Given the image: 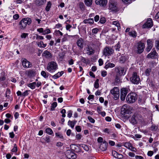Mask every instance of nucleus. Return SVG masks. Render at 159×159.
I'll use <instances>...</instances> for the list:
<instances>
[{"label":"nucleus","instance_id":"obj_13","mask_svg":"<svg viewBox=\"0 0 159 159\" xmlns=\"http://www.w3.org/2000/svg\"><path fill=\"white\" fill-rule=\"evenodd\" d=\"M158 54L155 50L152 49V51L147 55V58H148L154 59L157 56Z\"/></svg>","mask_w":159,"mask_h":159},{"label":"nucleus","instance_id":"obj_55","mask_svg":"<svg viewBox=\"0 0 159 159\" xmlns=\"http://www.w3.org/2000/svg\"><path fill=\"white\" fill-rule=\"evenodd\" d=\"M61 113L62 114V116L64 117L66 116L65 113H66V111L65 109H62L61 111Z\"/></svg>","mask_w":159,"mask_h":159},{"label":"nucleus","instance_id":"obj_5","mask_svg":"<svg viewBox=\"0 0 159 159\" xmlns=\"http://www.w3.org/2000/svg\"><path fill=\"white\" fill-rule=\"evenodd\" d=\"M130 81L134 84H138L140 81L139 76L135 72H133L132 76L130 78Z\"/></svg>","mask_w":159,"mask_h":159},{"label":"nucleus","instance_id":"obj_16","mask_svg":"<svg viewBox=\"0 0 159 159\" xmlns=\"http://www.w3.org/2000/svg\"><path fill=\"white\" fill-rule=\"evenodd\" d=\"M76 44L80 49H83L84 45V40L83 39L81 38L78 39L77 41Z\"/></svg>","mask_w":159,"mask_h":159},{"label":"nucleus","instance_id":"obj_28","mask_svg":"<svg viewBox=\"0 0 159 159\" xmlns=\"http://www.w3.org/2000/svg\"><path fill=\"white\" fill-rule=\"evenodd\" d=\"M37 44L38 47L43 48H45L47 46V44H44L42 41L37 43Z\"/></svg>","mask_w":159,"mask_h":159},{"label":"nucleus","instance_id":"obj_30","mask_svg":"<svg viewBox=\"0 0 159 159\" xmlns=\"http://www.w3.org/2000/svg\"><path fill=\"white\" fill-rule=\"evenodd\" d=\"M46 0H37L36 3L38 6H40L46 2Z\"/></svg>","mask_w":159,"mask_h":159},{"label":"nucleus","instance_id":"obj_24","mask_svg":"<svg viewBox=\"0 0 159 159\" xmlns=\"http://www.w3.org/2000/svg\"><path fill=\"white\" fill-rule=\"evenodd\" d=\"M115 66V65L114 64L112 63H111L110 62L108 63L106 62L105 63V66L104 68L107 69L109 68H111L114 67Z\"/></svg>","mask_w":159,"mask_h":159},{"label":"nucleus","instance_id":"obj_54","mask_svg":"<svg viewBox=\"0 0 159 159\" xmlns=\"http://www.w3.org/2000/svg\"><path fill=\"white\" fill-rule=\"evenodd\" d=\"M97 141L98 143H102L104 141V140H103V138L101 137L98 138Z\"/></svg>","mask_w":159,"mask_h":159},{"label":"nucleus","instance_id":"obj_8","mask_svg":"<svg viewBox=\"0 0 159 159\" xmlns=\"http://www.w3.org/2000/svg\"><path fill=\"white\" fill-rule=\"evenodd\" d=\"M108 9L111 11L114 12L118 11V9L116 3L113 2L110 3Z\"/></svg>","mask_w":159,"mask_h":159},{"label":"nucleus","instance_id":"obj_10","mask_svg":"<svg viewBox=\"0 0 159 159\" xmlns=\"http://www.w3.org/2000/svg\"><path fill=\"white\" fill-rule=\"evenodd\" d=\"M153 25L152 20L151 18H148L145 23L143 26V28H150Z\"/></svg>","mask_w":159,"mask_h":159},{"label":"nucleus","instance_id":"obj_39","mask_svg":"<svg viewBox=\"0 0 159 159\" xmlns=\"http://www.w3.org/2000/svg\"><path fill=\"white\" fill-rule=\"evenodd\" d=\"M158 125H152L151 126V130L152 131H156L158 129Z\"/></svg>","mask_w":159,"mask_h":159},{"label":"nucleus","instance_id":"obj_2","mask_svg":"<svg viewBox=\"0 0 159 159\" xmlns=\"http://www.w3.org/2000/svg\"><path fill=\"white\" fill-rule=\"evenodd\" d=\"M32 22L31 19L30 18H23L19 22V25L20 30L25 29L27 25H30Z\"/></svg>","mask_w":159,"mask_h":159},{"label":"nucleus","instance_id":"obj_59","mask_svg":"<svg viewBox=\"0 0 159 159\" xmlns=\"http://www.w3.org/2000/svg\"><path fill=\"white\" fill-rule=\"evenodd\" d=\"M73 112L71 110L69 111H68L67 117L70 118L72 116Z\"/></svg>","mask_w":159,"mask_h":159},{"label":"nucleus","instance_id":"obj_52","mask_svg":"<svg viewBox=\"0 0 159 159\" xmlns=\"http://www.w3.org/2000/svg\"><path fill=\"white\" fill-rule=\"evenodd\" d=\"M94 87L96 89H97L99 87L98 80H97L94 84Z\"/></svg>","mask_w":159,"mask_h":159},{"label":"nucleus","instance_id":"obj_41","mask_svg":"<svg viewBox=\"0 0 159 159\" xmlns=\"http://www.w3.org/2000/svg\"><path fill=\"white\" fill-rule=\"evenodd\" d=\"M124 146L126 148L128 149H130V147H131V146L132 145L131 143H128L126 142L124 144Z\"/></svg>","mask_w":159,"mask_h":159},{"label":"nucleus","instance_id":"obj_25","mask_svg":"<svg viewBox=\"0 0 159 159\" xmlns=\"http://www.w3.org/2000/svg\"><path fill=\"white\" fill-rule=\"evenodd\" d=\"M117 74L120 75H124L125 74L124 68H118L117 69Z\"/></svg>","mask_w":159,"mask_h":159},{"label":"nucleus","instance_id":"obj_15","mask_svg":"<svg viewBox=\"0 0 159 159\" xmlns=\"http://www.w3.org/2000/svg\"><path fill=\"white\" fill-rule=\"evenodd\" d=\"M42 56L48 59H51L52 57V55L49 51L46 50L42 54Z\"/></svg>","mask_w":159,"mask_h":159},{"label":"nucleus","instance_id":"obj_45","mask_svg":"<svg viewBox=\"0 0 159 159\" xmlns=\"http://www.w3.org/2000/svg\"><path fill=\"white\" fill-rule=\"evenodd\" d=\"M80 146L83 148L86 151H88L89 150V148L88 146L84 144H81Z\"/></svg>","mask_w":159,"mask_h":159},{"label":"nucleus","instance_id":"obj_62","mask_svg":"<svg viewBox=\"0 0 159 159\" xmlns=\"http://www.w3.org/2000/svg\"><path fill=\"white\" fill-rule=\"evenodd\" d=\"M28 35V34L26 33H23L21 35V38H25Z\"/></svg>","mask_w":159,"mask_h":159},{"label":"nucleus","instance_id":"obj_37","mask_svg":"<svg viewBox=\"0 0 159 159\" xmlns=\"http://www.w3.org/2000/svg\"><path fill=\"white\" fill-rule=\"evenodd\" d=\"M46 132L49 135H52L53 133V131L50 128H47L45 130Z\"/></svg>","mask_w":159,"mask_h":159},{"label":"nucleus","instance_id":"obj_43","mask_svg":"<svg viewBox=\"0 0 159 159\" xmlns=\"http://www.w3.org/2000/svg\"><path fill=\"white\" fill-rule=\"evenodd\" d=\"M120 45L119 42L117 43L115 46L114 48L117 51H119L120 48Z\"/></svg>","mask_w":159,"mask_h":159},{"label":"nucleus","instance_id":"obj_36","mask_svg":"<svg viewBox=\"0 0 159 159\" xmlns=\"http://www.w3.org/2000/svg\"><path fill=\"white\" fill-rule=\"evenodd\" d=\"M57 103L56 102H53L51 105L50 110L53 111L54 110L55 108L57 106Z\"/></svg>","mask_w":159,"mask_h":159},{"label":"nucleus","instance_id":"obj_35","mask_svg":"<svg viewBox=\"0 0 159 159\" xmlns=\"http://www.w3.org/2000/svg\"><path fill=\"white\" fill-rule=\"evenodd\" d=\"M112 24L115 25L117 27L118 30H119V29H120V26L119 23L117 21H113L112 22Z\"/></svg>","mask_w":159,"mask_h":159},{"label":"nucleus","instance_id":"obj_26","mask_svg":"<svg viewBox=\"0 0 159 159\" xmlns=\"http://www.w3.org/2000/svg\"><path fill=\"white\" fill-rule=\"evenodd\" d=\"M83 22L85 24H92L94 23L93 19V18H89L87 19H85L84 20Z\"/></svg>","mask_w":159,"mask_h":159},{"label":"nucleus","instance_id":"obj_32","mask_svg":"<svg viewBox=\"0 0 159 159\" xmlns=\"http://www.w3.org/2000/svg\"><path fill=\"white\" fill-rule=\"evenodd\" d=\"M49 73L43 70L41 72V75L45 78H48L49 76Z\"/></svg>","mask_w":159,"mask_h":159},{"label":"nucleus","instance_id":"obj_7","mask_svg":"<svg viewBox=\"0 0 159 159\" xmlns=\"http://www.w3.org/2000/svg\"><path fill=\"white\" fill-rule=\"evenodd\" d=\"M114 50L110 47H106L103 50V54L105 56H109L113 54Z\"/></svg>","mask_w":159,"mask_h":159},{"label":"nucleus","instance_id":"obj_20","mask_svg":"<svg viewBox=\"0 0 159 159\" xmlns=\"http://www.w3.org/2000/svg\"><path fill=\"white\" fill-rule=\"evenodd\" d=\"M68 155H67L68 158L70 159H75L77 157L76 155L73 152H71L70 151H68Z\"/></svg>","mask_w":159,"mask_h":159},{"label":"nucleus","instance_id":"obj_38","mask_svg":"<svg viewBox=\"0 0 159 159\" xmlns=\"http://www.w3.org/2000/svg\"><path fill=\"white\" fill-rule=\"evenodd\" d=\"M51 3L50 1H49L48 2L47 6L46 7L45 9L47 11H49L51 7Z\"/></svg>","mask_w":159,"mask_h":159},{"label":"nucleus","instance_id":"obj_44","mask_svg":"<svg viewBox=\"0 0 159 159\" xmlns=\"http://www.w3.org/2000/svg\"><path fill=\"white\" fill-rule=\"evenodd\" d=\"M11 93L10 90L7 89L6 90L5 93L6 97L9 98L10 97V94Z\"/></svg>","mask_w":159,"mask_h":159},{"label":"nucleus","instance_id":"obj_53","mask_svg":"<svg viewBox=\"0 0 159 159\" xmlns=\"http://www.w3.org/2000/svg\"><path fill=\"white\" fill-rule=\"evenodd\" d=\"M106 20L104 17H102L100 18L99 22L101 24L104 23L106 22Z\"/></svg>","mask_w":159,"mask_h":159},{"label":"nucleus","instance_id":"obj_18","mask_svg":"<svg viewBox=\"0 0 159 159\" xmlns=\"http://www.w3.org/2000/svg\"><path fill=\"white\" fill-rule=\"evenodd\" d=\"M107 2V0H96L95 3L97 5L104 7L106 6Z\"/></svg>","mask_w":159,"mask_h":159},{"label":"nucleus","instance_id":"obj_64","mask_svg":"<svg viewBox=\"0 0 159 159\" xmlns=\"http://www.w3.org/2000/svg\"><path fill=\"white\" fill-rule=\"evenodd\" d=\"M122 1L125 3L127 4L130 3L131 2V0H121Z\"/></svg>","mask_w":159,"mask_h":159},{"label":"nucleus","instance_id":"obj_27","mask_svg":"<svg viewBox=\"0 0 159 159\" xmlns=\"http://www.w3.org/2000/svg\"><path fill=\"white\" fill-rule=\"evenodd\" d=\"M81 61L83 62L86 64H88L89 63L90 60L88 58H85L82 56L80 57Z\"/></svg>","mask_w":159,"mask_h":159},{"label":"nucleus","instance_id":"obj_19","mask_svg":"<svg viewBox=\"0 0 159 159\" xmlns=\"http://www.w3.org/2000/svg\"><path fill=\"white\" fill-rule=\"evenodd\" d=\"M87 52L86 53L89 55H91L93 54L94 52V50L89 46H88L86 48Z\"/></svg>","mask_w":159,"mask_h":159},{"label":"nucleus","instance_id":"obj_46","mask_svg":"<svg viewBox=\"0 0 159 159\" xmlns=\"http://www.w3.org/2000/svg\"><path fill=\"white\" fill-rule=\"evenodd\" d=\"M11 151L13 152H16L17 151V148L16 144H14V147L12 149Z\"/></svg>","mask_w":159,"mask_h":159},{"label":"nucleus","instance_id":"obj_42","mask_svg":"<svg viewBox=\"0 0 159 159\" xmlns=\"http://www.w3.org/2000/svg\"><path fill=\"white\" fill-rule=\"evenodd\" d=\"M56 136L61 139H63L64 137L62 134L60 132L56 133H55Z\"/></svg>","mask_w":159,"mask_h":159},{"label":"nucleus","instance_id":"obj_4","mask_svg":"<svg viewBox=\"0 0 159 159\" xmlns=\"http://www.w3.org/2000/svg\"><path fill=\"white\" fill-rule=\"evenodd\" d=\"M137 95L135 93H132L128 94L127 96L126 100L127 102L129 103L134 102L137 99Z\"/></svg>","mask_w":159,"mask_h":159},{"label":"nucleus","instance_id":"obj_33","mask_svg":"<svg viewBox=\"0 0 159 159\" xmlns=\"http://www.w3.org/2000/svg\"><path fill=\"white\" fill-rule=\"evenodd\" d=\"M137 33L135 31H132L129 32V34L130 36L135 38L137 36Z\"/></svg>","mask_w":159,"mask_h":159},{"label":"nucleus","instance_id":"obj_51","mask_svg":"<svg viewBox=\"0 0 159 159\" xmlns=\"http://www.w3.org/2000/svg\"><path fill=\"white\" fill-rule=\"evenodd\" d=\"M99 30L97 28H95L93 29L92 30V33L93 34H96L98 33Z\"/></svg>","mask_w":159,"mask_h":159},{"label":"nucleus","instance_id":"obj_47","mask_svg":"<svg viewBox=\"0 0 159 159\" xmlns=\"http://www.w3.org/2000/svg\"><path fill=\"white\" fill-rule=\"evenodd\" d=\"M55 35H56L57 36H59V35L62 36L63 35L62 33L59 30H55Z\"/></svg>","mask_w":159,"mask_h":159},{"label":"nucleus","instance_id":"obj_29","mask_svg":"<svg viewBox=\"0 0 159 159\" xmlns=\"http://www.w3.org/2000/svg\"><path fill=\"white\" fill-rule=\"evenodd\" d=\"M36 83L34 82L32 83H29L27 84V86L32 89H34L35 88Z\"/></svg>","mask_w":159,"mask_h":159},{"label":"nucleus","instance_id":"obj_14","mask_svg":"<svg viewBox=\"0 0 159 159\" xmlns=\"http://www.w3.org/2000/svg\"><path fill=\"white\" fill-rule=\"evenodd\" d=\"M145 47L144 44L143 43L139 42L138 43L137 47V51L139 53H142Z\"/></svg>","mask_w":159,"mask_h":159},{"label":"nucleus","instance_id":"obj_60","mask_svg":"<svg viewBox=\"0 0 159 159\" xmlns=\"http://www.w3.org/2000/svg\"><path fill=\"white\" fill-rule=\"evenodd\" d=\"M151 70L150 69H147L145 71V74L147 76L149 75L150 73L151 72Z\"/></svg>","mask_w":159,"mask_h":159},{"label":"nucleus","instance_id":"obj_17","mask_svg":"<svg viewBox=\"0 0 159 159\" xmlns=\"http://www.w3.org/2000/svg\"><path fill=\"white\" fill-rule=\"evenodd\" d=\"M22 65L25 68H28L31 66V64L26 59H24L22 61Z\"/></svg>","mask_w":159,"mask_h":159},{"label":"nucleus","instance_id":"obj_21","mask_svg":"<svg viewBox=\"0 0 159 159\" xmlns=\"http://www.w3.org/2000/svg\"><path fill=\"white\" fill-rule=\"evenodd\" d=\"M63 73L64 72L63 71L58 72L54 75L52 76V77L53 79H56L62 75Z\"/></svg>","mask_w":159,"mask_h":159},{"label":"nucleus","instance_id":"obj_23","mask_svg":"<svg viewBox=\"0 0 159 159\" xmlns=\"http://www.w3.org/2000/svg\"><path fill=\"white\" fill-rule=\"evenodd\" d=\"M65 52H60L58 55V59L60 61H62L64 58Z\"/></svg>","mask_w":159,"mask_h":159},{"label":"nucleus","instance_id":"obj_1","mask_svg":"<svg viewBox=\"0 0 159 159\" xmlns=\"http://www.w3.org/2000/svg\"><path fill=\"white\" fill-rule=\"evenodd\" d=\"M130 122L133 125H135L138 122H142L144 121L143 117L140 114L135 113L129 119Z\"/></svg>","mask_w":159,"mask_h":159},{"label":"nucleus","instance_id":"obj_22","mask_svg":"<svg viewBox=\"0 0 159 159\" xmlns=\"http://www.w3.org/2000/svg\"><path fill=\"white\" fill-rule=\"evenodd\" d=\"M125 106L124 105L121 109V111H123L124 114H129L130 113V111L129 109V108L127 107L126 108L124 107Z\"/></svg>","mask_w":159,"mask_h":159},{"label":"nucleus","instance_id":"obj_49","mask_svg":"<svg viewBox=\"0 0 159 159\" xmlns=\"http://www.w3.org/2000/svg\"><path fill=\"white\" fill-rule=\"evenodd\" d=\"M44 140L48 143H50L51 141L50 137L48 135H47L44 139Z\"/></svg>","mask_w":159,"mask_h":159},{"label":"nucleus","instance_id":"obj_40","mask_svg":"<svg viewBox=\"0 0 159 159\" xmlns=\"http://www.w3.org/2000/svg\"><path fill=\"white\" fill-rule=\"evenodd\" d=\"M1 75L0 77V81H4L5 79L4 72H2L1 73Z\"/></svg>","mask_w":159,"mask_h":159},{"label":"nucleus","instance_id":"obj_61","mask_svg":"<svg viewBox=\"0 0 159 159\" xmlns=\"http://www.w3.org/2000/svg\"><path fill=\"white\" fill-rule=\"evenodd\" d=\"M24 1V0H14V2L17 4H21Z\"/></svg>","mask_w":159,"mask_h":159},{"label":"nucleus","instance_id":"obj_9","mask_svg":"<svg viewBox=\"0 0 159 159\" xmlns=\"http://www.w3.org/2000/svg\"><path fill=\"white\" fill-rule=\"evenodd\" d=\"M129 89L127 88H123L121 89L120 98L121 100H125V97Z\"/></svg>","mask_w":159,"mask_h":159},{"label":"nucleus","instance_id":"obj_58","mask_svg":"<svg viewBox=\"0 0 159 159\" xmlns=\"http://www.w3.org/2000/svg\"><path fill=\"white\" fill-rule=\"evenodd\" d=\"M30 91L29 90H26L25 92L22 93V96H27L29 94L28 92Z\"/></svg>","mask_w":159,"mask_h":159},{"label":"nucleus","instance_id":"obj_12","mask_svg":"<svg viewBox=\"0 0 159 159\" xmlns=\"http://www.w3.org/2000/svg\"><path fill=\"white\" fill-rule=\"evenodd\" d=\"M107 146L108 143L104 140L102 143L100 144L99 148L102 151H105L107 149Z\"/></svg>","mask_w":159,"mask_h":159},{"label":"nucleus","instance_id":"obj_6","mask_svg":"<svg viewBox=\"0 0 159 159\" xmlns=\"http://www.w3.org/2000/svg\"><path fill=\"white\" fill-rule=\"evenodd\" d=\"M110 93L112 94L114 99L116 100L119 98L120 96V89L117 87H115L110 90Z\"/></svg>","mask_w":159,"mask_h":159},{"label":"nucleus","instance_id":"obj_31","mask_svg":"<svg viewBox=\"0 0 159 159\" xmlns=\"http://www.w3.org/2000/svg\"><path fill=\"white\" fill-rule=\"evenodd\" d=\"M85 4L88 7H90L92 4V0H84Z\"/></svg>","mask_w":159,"mask_h":159},{"label":"nucleus","instance_id":"obj_3","mask_svg":"<svg viewBox=\"0 0 159 159\" xmlns=\"http://www.w3.org/2000/svg\"><path fill=\"white\" fill-rule=\"evenodd\" d=\"M58 69V65L55 61H51L49 62L47 67V70L50 73L55 72Z\"/></svg>","mask_w":159,"mask_h":159},{"label":"nucleus","instance_id":"obj_57","mask_svg":"<svg viewBox=\"0 0 159 159\" xmlns=\"http://www.w3.org/2000/svg\"><path fill=\"white\" fill-rule=\"evenodd\" d=\"M118 154V153L115 151H112V155L114 157H115L116 158H117Z\"/></svg>","mask_w":159,"mask_h":159},{"label":"nucleus","instance_id":"obj_56","mask_svg":"<svg viewBox=\"0 0 159 159\" xmlns=\"http://www.w3.org/2000/svg\"><path fill=\"white\" fill-rule=\"evenodd\" d=\"M155 47L157 49H159V39L156 41Z\"/></svg>","mask_w":159,"mask_h":159},{"label":"nucleus","instance_id":"obj_48","mask_svg":"<svg viewBox=\"0 0 159 159\" xmlns=\"http://www.w3.org/2000/svg\"><path fill=\"white\" fill-rule=\"evenodd\" d=\"M50 33L51 31L49 29H48L44 30L43 33L42 34L44 35Z\"/></svg>","mask_w":159,"mask_h":159},{"label":"nucleus","instance_id":"obj_50","mask_svg":"<svg viewBox=\"0 0 159 159\" xmlns=\"http://www.w3.org/2000/svg\"><path fill=\"white\" fill-rule=\"evenodd\" d=\"M68 125L70 126L72 128H73L74 127V124H73V122L69 120L68 122Z\"/></svg>","mask_w":159,"mask_h":159},{"label":"nucleus","instance_id":"obj_63","mask_svg":"<svg viewBox=\"0 0 159 159\" xmlns=\"http://www.w3.org/2000/svg\"><path fill=\"white\" fill-rule=\"evenodd\" d=\"M88 119L92 123H94L95 122V120L91 117L88 116Z\"/></svg>","mask_w":159,"mask_h":159},{"label":"nucleus","instance_id":"obj_34","mask_svg":"<svg viewBox=\"0 0 159 159\" xmlns=\"http://www.w3.org/2000/svg\"><path fill=\"white\" fill-rule=\"evenodd\" d=\"M127 60V57L125 56H121L120 58V62L121 63L125 62Z\"/></svg>","mask_w":159,"mask_h":159},{"label":"nucleus","instance_id":"obj_11","mask_svg":"<svg viewBox=\"0 0 159 159\" xmlns=\"http://www.w3.org/2000/svg\"><path fill=\"white\" fill-rule=\"evenodd\" d=\"M147 47L146 48V51L148 52L152 49L153 46V42L152 39H148L147 40Z\"/></svg>","mask_w":159,"mask_h":159}]
</instances>
